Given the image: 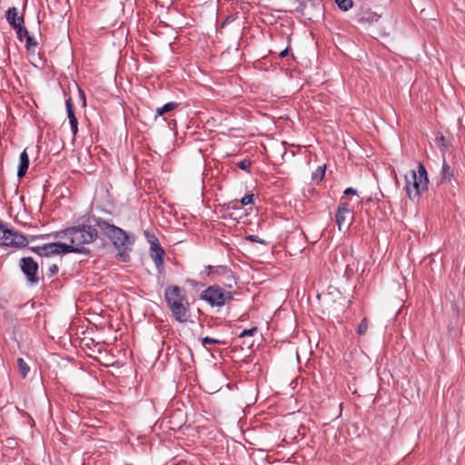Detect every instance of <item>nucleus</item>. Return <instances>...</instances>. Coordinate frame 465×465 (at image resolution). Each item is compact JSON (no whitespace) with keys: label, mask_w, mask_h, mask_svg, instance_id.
Masks as SVG:
<instances>
[{"label":"nucleus","mask_w":465,"mask_h":465,"mask_svg":"<svg viewBox=\"0 0 465 465\" xmlns=\"http://www.w3.org/2000/svg\"><path fill=\"white\" fill-rule=\"evenodd\" d=\"M354 219L352 212L349 209L347 202H341L336 213V223L340 231L351 226Z\"/></svg>","instance_id":"0eeeda50"},{"label":"nucleus","mask_w":465,"mask_h":465,"mask_svg":"<svg viewBox=\"0 0 465 465\" xmlns=\"http://www.w3.org/2000/svg\"><path fill=\"white\" fill-rule=\"evenodd\" d=\"M344 193L345 194H351V195H353L356 193V191L353 189V188H347L345 191H344Z\"/></svg>","instance_id":"c756f323"},{"label":"nucleus","mask_w":465,"mask_h":465,"mask_svg":"<svg viewBox=\"0 0 465 465\" xmlns=\"http://www.w3.org/2000/svg\"><path fill=\"white\" fill-rule=\"evenodd\" d=\"M21 269L23 272L27 276L28 281L35 284L38 282L36 272L38 270L37 263L31 257H25L21 259Z\"/></svg>","instance_id":"1a4fd4ad"},{"label":"nucleus","mask_w":465,"mask_h":465,"mask_svg":"<svg viewBox=\"0 0 465 465\" xmlns=\"http://www.w3.org/2000/svg\"><path fill=\"white\" fill-rule=\"evenodd\" d=\"M6 20L13 28H15V26H16L17 24H24V16L18 15L17 8L15 6L10 7L7 10Z\"/></svg>","instance_id":"9b49d317"},{"label":"nucleus","mask_w":465,"mask_h":465,"mask_svg":"<svg viewBox=\"0 0 465 465\" xmlns=\"http://www.w3.org/2000/svg\"><path fill=\"white\" fill-rule=\"evenodd\" d=\"M324 174H325V168L320 166L316 170V172L312 173V179L314 181H316V180L321 181L323 178Z\"/></svg>","instance_id":"5701e85b"},{"label":"nucleus","mask_w":465,"mask_h":465,"mask_svg":"<svg viewBox=\"0 0 465 465\" xmlns=\"http://www.w3.org/2000/svg\"><path fill=\"white\" fill-rule=\"evenodd\" d=\"M65 106H66L67 117L69 119L72 133L74 135H75L78 132V122H77V119H76L74 110H73V103H72L71 98H69L65 101Z\"/></svg>","instance_id":"9d476101"},{"label":"nucleus","mask_w":465,"mask_h":465,"mask_svg":"<svg viewBox=\"0 0 465 465\" xmlns=\"http://www.w3.org/2000/svg\"><path fill=\"white\" fill-rule=\"evenodd\" d=\"M252 200H253V194H247L242 198L241 203L242 205H247V204H250L251 203H252Z\"/></svg>","instance_id":"bb28decb"},{"label":"nucleus","mask_w":465,"mask_h":465,"mask_svg":"<svg viewBox=\"0 0 465 465\" xmlns=\"http://www.w3.org/2000/svg\"><path fill=\"white\" fill-rule=\"evenodd\" d=\"M257 331V328H251V329H245L243 330L240 334L239 337L242 338L245 336H252Z\"/></svg>","instance_id":"393cba45"},{"label":"nucleus","mask_w":465,"mask_h":465,"mask_svg":"<svg viewBox=\"0 0 465 465\" xmlns=\"http://www.w3.org/2000/svg\"><path fill=\"white\" fill-rule=\"evenodd\" d=\"M214 268H215L214 266L208 265V266L205 267V270L207 271V272H213Z\"/></svg>","instance_id":"473e14b6"},{"label":"nucleus","mask_w":465,"mask_h":465,"mask_svg":"<svg viewBox=\"0 0 465 465\" xmlns=\"http://www.w3.org/2000/svg\"><path fill=\"white\" fill-rule=\"evenodd\" d=\"M34 251L41 256L48 257L70 253L73 250H69L67 242H56L37 246L34 248Z\"/></svg>","instance_id":"423d86ee"},{"label":"nucleus","mask_w":465,"mask_h":465,"mask_svg":"<svg viewBox=\"0 0 465 465\" xmlns=\"http://www.w3.org/2000/svg\"><path fill=\"white\" fill-rule=\"evenodd\" d=\"M453 176V172L450 166L443 161L442 172H441V181L442 182H450Z\"/></svg>","instance_id":"dca6fc26"},{"label":"nucleus","mask_w":465,"mask_h":465,"mask_svg":"<svg viewBox=\"0 0 465 465\" xmlns=\"http://www.w3.org/2000/svg\"><path fill=\"white\" fill-rule=\"evenodd\" d=\"M351 262H348L347 265H346V268H345V272L344 273H345V276L347 278L352 277L354 272L358 270V266H359V262L358 261H356L352 257L351 258Z\"/></svg>","instance_id":"2eb2a0df"},{"label":"nucleus","mask_w":465,"mask_h":465,"mask_svg":"<svg viewBox=\"0 0 465 465\" xmlns=\"http://www.w3.org/2000/svg\"><path fill=\"white\" fill-rule=\"evenodd\" d=\"M429 179L422 163H419L417 171H411L405 175V191L410 199H416L428 189Z\"/></svg>","instance_id":"20e7f679"},{"label":"nucleus","mask_w":465,"mask_h":465,"mask_svg":"<svg viewBox=\"0 0 465 465\" xmlns=\"http://www.w3.org/2000/svg\"><path fill=\"white\" fill-rule=\"evenodd\" d=\"M249 239L252 242H258V236L256 235H250Z\"/></svg>","instance_id":"7c9ffc66"},{"label":"nucleus","mask_w":465,"mask_h":465,"mask_svg":"<svg viewBox=\"0 0 465 465\" xmlns=\"http://www.w3.org/2000/svg\"><path fill=\"white\" fill-rule=\"evenodd\" d=\"M164 296L174 318L180 322H186L189 317L188 302L182 293V289L179 286L168 287L165 289Z\"/></svg>","instance_id":"7ed1b4c3"},{"label":"nucleus","mask_w":465,"mask_h":465,"mask_svg":"<svg viewBox=\"0 0 465 465\" xmlns=\"http://www.w3.org/2000/svg\"><path fill=\"white\" fill-rule=\"evenodd\" d=\"M335 2L339 8L341 9L342 11H348L353 5L351 0H335Z\"/></svg>","instance_id":"412c9836"},{"label":"nucleus","mask_w":465,"mask_h":465,"mask_svg":"<svg viewBox=\"0 0 465 465\" xmlns=\"http://www.w3.org/2000/svg\"><path fill=\"white\" fill-rule=\"evenodd\" d=\"M368 328H369L368 321L366 318H363L361 320V323L359 324V326L357 327L356 331L359 335H364V334H366Z\"/></svg>","instance_id":"4be33fe9"},{"label":"nucleus","mask_w":465,"mask_h":465,"mask_svg":"<svg viewBox=\"0 0 465 465\" xmlns=\"http://www.w3.org/2000/svg\"><path fill=\"white\" fill-rule=\"evenodd\" d=\"M229 274H231V271L226 266H215V268L213 269V272H208V276H213V277L221 276V275L227 276Z\"/></svg>","instance_id":"f3484780"},{"label":"nucleus","mask_w":465,"mask_h":465,"mask_svg":"<svg viewBox=\"0 0 465 465\" xmlns=\"http://www.w3.org/2000/svg\"><path fill=\"white\" fill-rule=\"evenodd\" d=\"M59 240L68 241L67 246L72 252L85 253V244L94 242L98 236L97 229L91 225H79L54 232Z\"/></svg>","instance_id":"f257e3e1"},{"label":"nucleus","mask_w":465,"mask_h":465,"mask_svg":"<svg viewBox=\"0 0 465 465\" xmlns=\"http://www.w3.org/2000/svg\"><path fill=\"white\" fill-rule=\"evenodd\" d=\"M17 367L23 378H25L30 371L28 364L22 359L17 360Z\"/></svg>","instance_id":"6ab92c4d"},{"label":"nucleus","mask_w":465,"mask_h":465,"mask_svg":"<svg viewBox=\"0 0 465 465\" xmlns=\"http://www.w3.org/2000/svg\"><path fill=\"white\" fill-rule=\"evenodd\" d=\"M287 54H288V49H285V50H283V51H282V52L280 53V56H281V57H284V56H286V55H287Z\"/></svg>","instance_id":"2f4dec72"},{"label":"nucleus","mask_w":465,"mask_h":465,"mask_svg":"<svg viewBox=\"0 0 465 465\" xmlns=\"http://www.w3.org/2000/svg\"><path fill=\"white\" fill-rule=\"evenodd\" d=\"M2 239L1 245L7 247H25L28 243L25 235L7 228L2 235Z\"/></svg>","instance_id":"6e6552de"},{"label":"nucleus","mask_w":465,"mask_h":465,"mask_svg":"<svg viewBox=\"0 0 465 465\" xmlns=\"http://www.w3.org/2000/svg\"><path fill=\"white\" fill-rule=\"evenodd\" d=\"M94 223V225L100 230V232L111 239L114 247L118 249L119 252L117 253V257L123 262H128L126 251L129 249L131 242L126 232L102 218H96Z\"/></svg>","instance_id":"f03ea898"},{"label":"nucleus","mask_w":465,"mask_h":465,"mask_svg":"<svg viewBox=\"0 0 465 465\" xmlns=\"http://www.w3.org/2000/svg\"><path fill=\"white\" fill-rule=\"evenodd\" d=\"M201 342L203 346H206V345H213V344H218L220 343V341L217 340V339H214V338H210V337H204V338H202L201 339Z\"/></svg>","instance_id":"b1692460"},{"label":"nucleus","mask_w":465,"mask_h":465,"mask_svg":"<svg viewBox=\"0 0 465 465\" xmlns=\"http://www.w3.org/2000/svg\"><path fill=\"white\" fill-rule=\"evenodd\" d=\"M444 140H445V138L442 135L436 138V142H437L439 146H443L444 145Z\"/></svg>","instance_id":"cd10ccee"},{"label":"nucleus","mask_w":465,"mask_h":465,"mask_svg":"<svg viewBox=\"0 0 465 465\" xmlns=\"http://www.w3.org/2000/svg\"><path fill=\"white\" fill-rule=\"evenodd\" d=\"M238 167L244 171H249L251 167V162L248 160H243L238 163Z\"/></svg>","instance_id":"a878e982"},{"label":"nucleus","mask_w":465,"mask_h":465,"mask_svg":"<svg viewBox=\"0 0 465 465\" xmlns=\"http://www.w3.org/2000/svg\"><path fill=\"white\" fill-rule=\"evenodd\" d=\"M38 45L37 41L31 35L26 36V50L28 53L35 54V48Z\"/></svg>","instance_id":"aec40b11"},{"label":"nucleus","mask_w":465,"mask_h":465,"mask_svg":"<svg viewBox=\"0 0 465 465\" xmlns=\"http://www.w3.org/2000/svg\"><path fill=\"white\" fill-rule=\"evenodd\" d=\"M164 251L159 244H152L151 247V257L153 260L155 265L160 267L163 263Z\"/></svg>","instance_id":"f8f14e48"},{"label":"nucleus","mask_w":465,"mask_h":465,"mask_svg":"<svg viewBox=\"0 0 465 465\" xmlns=\"http://www.w3.org/2000/svg\"><path fill=\"white\" fill-rule=\"evenodd\" d=\"M178 106V104L175 103V102H170V103H167L165 104L162 107H158L156 109V115H155V118H157L158 116H161L166 113H169L174 109H176Z\"/></svg>","instance_id":"4468645a"},{"label":"nucleus","mask_w":465,"mask_h":465,"mask_svg":"<svg viewBox=\"0 0 465 465\" xmlns=\"http://www.w3.org/2000/svg\"><path fill=\"white\" fill-rule=\"evenodd\" d=\"M14 30L15 31L19 41H23L24 37L26 38V36L29 35L27 29L24 26V24H17Z\"/></svg>","instance_id":"a211bd4d"},{"label":"nucleus","mask_w":465,"mask_h":465,"mask_svg":"<svg viewBox=\"0 0 465 465\" xmlns=\"http://www.w3.org/2000/svg\"><path fill=\"white\" fill-rule=\"evenodd\" d=\"M49 272H51V274H55L58 272L57 265L53 264L52 266H50L49 267Z\"/></svg>","instance_id":"c85d7f7f"},{"label":"nucleus","mask_w":465,"mask_h":465,"mask_svg":"<svg viewBox=\"0 0 465 465\" xmlns=\"http://www.w3.org/2000/svg\"><path fill=\"white\" fill-rule=\"evenodd\" d=\"M201 298L212 306L222 307L232 299V295L219 285H212L201 293Z\"/></svg>","instance_id":"39448f33"},{"label":"nucleus","mask_w":465,"mask_h":465,"mask_svg":"<svg viewBox=\"0 0 465 465\" xmlns=\"http://www.w3.org/2000/svg\"><path fill=\"white\" fill-rule=\"evenodd\" d=\"M28 166H29V157H28L26 151L25 150L20 154V164H19V168L17 171V176L19 178H22L25 175Z\"/></svg>","instance_id":"ddd939ff"}]
</instances>
